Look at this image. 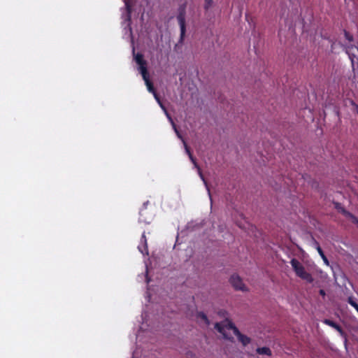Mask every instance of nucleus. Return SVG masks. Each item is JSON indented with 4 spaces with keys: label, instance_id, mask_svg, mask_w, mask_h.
Here are the masks:
<instances>
[{
    "label": "nucleus",
    "instance_id": "nucleus-1",
    "mask_svg": "<svg viewBox=\"0 0 358 358\" xmlns=\"http://www.w3.org/2000/svg\"><path fill=\"white\" fill-rule=\"evenodd\" d=\"M215 328L222 335L223 338L227 340H232V337L230 334V331H232L234 334L236 336L238 341L242 344V345L246 346L251 342L250 338L241 334L235 325L229 320H225L220 323H215Z\"/></svg>",
    "mask_w": 358,
    "mask_h": 358
},
{
    "label": "nucleus",
    "instance_id": "nucleus-2",
    "mask_svg": "<svg viewBox=\"0 0 358 358\" xmlns=\"http://www.w3.org/2000/svg\"><path fill=\"white\" fill-rule=\"evenodd\" d=\"M134 60L138 65V70L139 71L140 73L143 77V80L145 81L148 90L154 95L155 99H156L159 105L161 106V104L163 103L161 102L159 97L158 96L154 89L152 83L150 80L149 74L147 70V64L146 62L144 60L143 55L139 53L134 55Z\"/></svg>",
    "mask_w": 358,
    "mask_h": 358
},
{
    "label": "nucleus",
    "instance_id": "nucleus-3",
    "mask_svg": "<svg viewBox=\"0 0 358 358\" xmlns=\"http://www.w3.org/2000/svg\"><path fill=\"white\" fill-rule=\"evenodd\" d=\"M172 127H173V129H174V131L176 132L177 136L182 141V143L184 145V148H185V152L188 155L189 158L191 160V162L193 163L194 166L197 169L198 174H199L200 178L203 182V184H204V185H205V187H206V188L207 189V192H208V194L209 195V197L211 199L210 192V189H209L208 185L206 180L204 178V176H203V173H202V172L201 171V169L199 168V166L197 164L195 159L192 156V153H191V152L189 150V148H188L185 141L184 140V138H182V136L180 134L179 131L178 130V129L176 127V125L174 124L172 125Z\"/></svg>",
    "mask_w": 358,
    "mask_h": 358
},
{
    "label": "nucleus",
    "instance_id": "nucleus-4",
    "mask_svg": "<svg viewBox=\"0 0 358 358\" xmlns=\"http://www.w3.org/2000/svg\"><path fill=\"white\" fill-rule=\"evenodd\" d=\"M172 127H173V129H174V131L176 132L177 136L182 141V143L184 145V148H185V152L188 155L189 158L191 160V162L193 163L194 166L197 169L198 174H199L200 178L203 182V184H204V185H205V187H206V188L207 189V192H208V194L209 195V197L211 199L210 192V189H209L208 185L206 180L204 178V176H203V173H202V172L201 171V169L199 168V166L197 164L195 159L192 156V153H191V152L189 150V148H188L185 141L184 140V138H182V136L180 134L179 131L178 130V129L176 127V125L174 124L172 125Z\"/></svg>",
    "mask_w": 358,
    "mask_h": 358
},
{
    "label": "nucleus",
    "instance_id": "nucleus-5",
    "mask_svg": "<svg viewBox=\"0 0 358 358\" xmlns=\"http://www.w3.org/2000/svg\"><path fill=\"white\" fill-rule=\"evenodd\" d=\"M290 264L294 271L299 278L309 283L313 282L312 275L306 271L304 266L299 260L296 259H292L290 261Z\"/></svg>",
    "mask_w": 358,
    "mask_h": 358
},
{
    "label": "nucleus",
    "instance_id": "nucleus-6",
    "mask_svg": "<svg viewBox=\"0 0 358 358\" xmlns=\"http://www.w3.org/2000/svg\"><path fill=\"white\" fill-rule=\"evenodd\" d=\"M131 1V0H123L125 5V9L122 13V18L123 19L122 24L124 26L126 33L128 32L129 36H131V28L130 26Z\"/></svg>",
    "mask_w": 358,
    "mask_h": 358
},
{
    "label": "nucleus",
    "instance_id": "nucleus-7",
    "mask_svg": "<svg viewBox=\"0 0 358 358\" xmlns=\"http://www.w3.org/2000/svg\"><path fill=\"white\" fill-rule=\"evenodd\" d=\"M231 285L236 289L242 292L248 291L246 285L243 282L242 279L238 275H233L230 278Z\"/></svg>",
    "mask_w": 358,
    "mask_h": 358
},
{
    "label": "nucleus",
    "instance_id": "nucleus-8",
    "mask_svg": "<svg viewBox=\"0 0 358 358\" xmlns=\"http://www.w3.org/2000/svg\"><path fill=\"white\" fill-rule=\"evenodd\" d=\"M177 20L180 28V39L182 40L185 34V17L184 13H180L177 16Z\"/></svg>",
    "mask_w": 358,
    "mask_h": 358
},
{
    "label": "nucleus",
    "instance_id": "nucleus-9",
    "mask_svg": "<svg viewBox=\"0 0 358 358\" xmlns=\"http://www.w3.org/2000/svg\"><path fill=\"white\" fill-rule=\"evenodd\" d=\"M138 249L143 255L148 254L147 239H146L144 232L143 233V234L141 236V243L138 246Z\"/></svg>",
    "mask_w": 358,
    "mask_h": 358
},
{
    "label": "nucleus",
    "instance_id": "nucleus-10",
    "mask_svg": "<svg viewBox=\"0 0 358 358\" xmlns=\"http://www.w3.org/2000/svg\"><path fill=\"white\" fill-rule=\"evenodd\" d=\"M324 323L331 327L332 328L335 329L336 331H338L341 336H343V337L345 336V333L343 331V329H341V327L338 324H337L336 322H334L330 320L326 319L324 320Z\"/></svg>",
    "mask_w": 358,
    "mask_h": 358
},
{
    "label": "nucleus",
    "instance_id": "nucleus-11",
    "mask_svg": "<svg viewBox=\"0 0 358 358\" xmlns=\"http://www.w3.org/2000/svg\"><path fill=\"white\" fill-rule=\"evenodd\" d=\"M197 319L200 322H203L206 326L210 324V322L207 316L203 313H199L197 315Z\"/></svg>",
    "mask_w": 358,
    "mask_h": 358
},
{
    "label": "nucleus",
    "instance_id": "nucleus-12",
    "mask_svg": "<svg viewBox=\"0 0 358 358\" xmlns=\"http://www.w3.org/2000/svg\"><path fill=\"white\" fill-rule=\"evenodd\" d=\"M317 246H316V249L318 252V253L320 254V257H322V260L324 261V263L327 265V266H329V260L327 259V257L324 255L322 248H320V246L318 245V243H316Z\"/></svg>",
    "mask_w": 358,
    "mask_h": 358
},
{
    "label": "nucleus",
    "instance_id": "nucleus-13",
    "mask_svg": "<svg viewBox=\"0 0 358 358\" xmlns=\"http://www.w3.org/2000/svg\"><path fill=\"white\" fill-rule=\"evenodd\" d=\"M257 352L259 355H271V350L267 347L259 348L257 349Z\"/></svg>",
    "mask_w": 358,
    "mask_h": 358
},
{
    "label": "nucleus",
    "instance_id": "nucleus-14",
    "mask_svg": "<svg viewBox=\"0 0 358 358\" xmlns=\"http://www.w3.org/2000/svg\"><path fill=\"white\" fill-rule=\"evenodd\" d=\"M161 108L164 112L166 116L167 117L169 121L171 122V125L174 124L175 123H174L173 119L171 118V117L170 116L169 113H168V111L166 110L165 106L163 104H161Z\"/></svg>",
    "mask_w": 358,
    "mask_h": 358
},
{
    "label": "nucleus",
    "instance_id": "nucleus-15",
    "mask_svg": "<svg viewBox=\"0 0 358 358\" xmlns=\"http://www.w3.org/2000/svg\"><path fill=\"white\" fill-rule=\"evenodd\" d=\"M348 303L354 307L356 310L358 309V304L355 301L352 297H349L348 299Z\"/></svg>",
    "mask_w": 358,
    "mask_h": 358
},
{
    "label": "nucleus",
    "instance_id": "nucleus-16",
    "mask_svg": "<svg viewBox=\"0 0 358 358\" xmlns=\"http://www.w3.org/2000/svg\"><path fill=\"white\" fill-rule=\"evenodd\" d=\"M347 215L349 216V217L352 220V221L357 224L358 225V219L355 217L354 215H352V214L348 213Z\"/></svg>",
    "mask_w": 358,
    "mask_h": 358
},
{
    "label": "nucleus",
    "instance_id": "nucleus-17",
    "mask_svg": "<svg viewBox=\"0 0 358 358\" xmlns=\"http://www.w3.org/2000/svg\"><path fill=\"white\" fill-rule=\"evenodd\" d=\"M213 3V0H205V8L208 9Z\"/></svg>",
    "mask_w": 358,
    "mask_h": 358
},
{
    "label": "nucleus",
    "instance_id": "nucleus-18",
    "mask_svg": "<svg viewBox=\"0 0 358 358\" xmlns=\"http://www.w3.org/2000/svg\"><path fill=\"white\" fill-rule=\"evenodd\" d=\"M351 104L353 106V110L358 115V105L356 104L353 101H351Z\"/></svg>",
    "mask_w": 358,
    "mask_h": 358
},
{
    "label": "nucleus",
    "instance_id": "nucleus-19",
    "mask_svg": "<svg viewBox=\"0 0 358 358\" xmlns=\"http://www.w3.org/2000/svg\"><path fill=\"white\" fill-rule=\"evenodd\" d=\"M320 294L322 296H325V292H324L323 289H320Z\"/></svg>",
    "mask_w": 358,
    "mask_h": 358
},
{
    "label": "nucleus",
    "instance_id": "nucleus-20",
    "mask_svg": "<svg viewBox=\"0 0 358 358\" xmlns=\"http://www.w3.org/2000/svg\"><path fill=\"white\" fill-rule=\"evenodd\" d=\"M145 278H146V282H147V283H148V282H150V279H149V278L148 277V274H146Z\"/></svg>",
    "mask_w": 358,
    "mask_h": 358
},
{
    "label": "nucleus",
    "instance_id": "nucleus-21",
    "mask_svg": "<svg viewBox=\"0 0 358 358\" xmlns=\"http://www.w3.org/2000/svg\"><path fill=\"white\" fill-rule=\"evenodd\" d=\"M140 222H144V220H143L141 218H140ZM145 222H146V223H149L150 222H146V221H145Z\"/></svg>",
    "mask_w": 358,
    "mask_h": 358
},
{
    "label": "nucleus",
    "instance_id": "nucleus-22",
    "mask_svg": "<svg viewBox=\"0 0 358 358\" xmlns=\"http://www.w3.org/2000/svg\"><path fill=\"white\" fill-rule=\"evenodd\" d=\"M350 59H351L352 62L353 63V62H354V60H353V59L352 58V57H351L350 55Z\"/></svg>",
    "mask_w": 358,
    "mask_h": 358
},
{
    "label": "nucleus",
    "instance_id": "nucleus-23",
    "mask_svg": "<svg viewBox=\"0 0 358 358\" xmlns=\"http://www.w3.org/2000/svg\"><path fill=\"white\" fill-rule=\"evenodd\" d=\"M147 203H148V201H146V203H144V206H145Z\"/></svg>",
    "mask_w": 358,
    "mask_h": 358
},
{
    "label": "nucleus",
    "instance_id": "nucleus-24",
    "mask_svg": "<svg viewBox=\"0 0 358 358\" xmlns=\"http://www.w3.org/2000/svg\"><path fill=\"white\" fill-rule=\"evenodd\" d=\"M147 203H148V201H146V203H144V206H145Z\"/></svg>",
    "mask_w": 358,
    "mask_h": 358
}]
</instances>
